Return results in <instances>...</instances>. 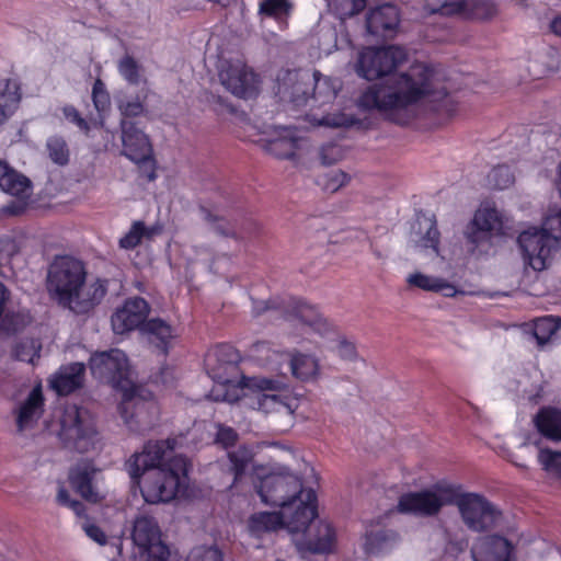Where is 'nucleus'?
<instances>
[{
  "mask_svg": "<svg viewBox=\"0 0 561 561\" xmlns=\"http://www.w3.org/2000/svg\"><path fill=\"white\" fill-rule=\"evenodd\" d=\"M472 553L474 561H513L514 546L502 536H485L477 541Z\"/></svg>",
  "mask_w": 561,
  "mask_h": 561,
  "instance_id": "obj_24",
  "label": "nucleus"
},
{
  "mask_svg": "<svg viewBox=\"0 0 561 561\" xmlns=\"http://www.w3.org/2000/svg\"><path fill=\"white\" fill-rule=\"evenodd\" d=\"M199 213L202 214L204 220L209 225L210 229L217 234L225 238H231L237 241H241L243 239L231 221L214 214L205 206H199Z\"/></svg>",
  "mask_w": 561,
  "mask_h": 561,
  "instance_id": "obj_40",
  "label": "nucleus"
},
{
  "mask_svg": "<svg viewBox=\"0 0 561 561\" xmlns=\"http://www.w3.org/2000/svg\"><path fill=\"white\" fill-rule=\"evenodd\" d=\"M538 432L547 439L561 442V410L542 408L534 417Z\"/></svg>",
  "mask_w": 561,
  "mask_h": 561,
  "instance_id": "obj_31",
  "label": "nucleus"
},
{
  "mask_svg": "<svg viewBox=\"0 0 561 561\" xmlns=\"http://www.w3.org/2000/svg\"><path fill=\"white\" fill-rule=\"evenodd\" d=\"M284 524L282 513L261 512L253 514L249 519V529L255 535L282 528Z\"/></svg>",
  "mask_w": 561,
  "mask_h": 561,
  "instance_id": "obj_41",
  "label": "nucleus"
},
{
  "mask_svg": "<svg viewBox=\"0 0 561 561\" xmlns=\"http://www.w3.org/2000/svg\"><path fill=\"white\" fill-rule=\"evenodd\" d=\"M107 293V280L94 278L82 280L60 305L75 314H87L101 304Z\"/></svg>",
  "mask_w": 561,
  "mask_h": 561,
  "instance_id": "obj_15",
  "label": "nucleus"
},
{
  "mask_svg": "<svg viewBox=\"0 0 561 561\" xmlns=\"http://www.w3.org/2000/svg\"><path fill=\"white\" fill-rule=\"evenodd\" d=\"M239 360V352L229 344L216 346L205 358L210 376L219 383H229L231 381L228 373L236 370Z\"/></svg>",
  "mask_w": 561,
  "mask_h": 561,
  "instance_id": "obj_21",
  "label": "nucleus"
},
{
  "mask_svg": "<svg viewBox=\"0 0 561 561\" xmlns=\"http://www.w3.org/2000/svg\"><path fill=\"white\" fill-rule=\"evenodd\" d=\"M87 276L88 273L82 261L69 255L56 256L48 266L47 291L50 298L60 306Z\"/></svg>",
  "mask_w": 561,
  "mask_h": 561,
  "instance_id": "obj_7",
  "label": "nucleus"
},
{
  "mask_svg": "<svg viewBox=\"0 0 561 561\" xmlns=\"http://www.w3.org/2000/svg\"><path fill=\"white\" fill-rule=\"evenodd\" d=\"M260 483L255 485L263 503L285 508L305 495L302 481L290 472H272L260 476Z\"/></svg>",
  "mask_w": 561,
  "mask_h": 561,
  "instance_id": "obj_9",
  "label": "nucleus"
},
{
  "mask_svg": "<svg viewBox=\"0 0 561 561\" xmlns=\"http://www.w3.org/2000/svg\"><path fill=\"white\" fill-rule=\"evenodd\" d=\"M41 348L42 345L37 340L25 339L15 345L14 356L19 360L34 364L35 358H39Z\"/></svg>",
  "mask_w": 561,
  "mask_h": 561,
  "instance_id": "obj_49",
  "label": "nucleus"
},
{
  "mask_svg": "<svg viewBox=\"0 0 561 561\" xmlns=\"http://www.w3.org/2000/svg\"><path fill=\"white\" fill-rule=\"evenodd\" d=\"M356 118L353 115H348L342 112L329 113L324 115L319 124L327 127H348L356 123Z\"/></svg>",
  "mask_w": 561,
  "mask_h": 561,
  "instance_id": "obj_55",
  "label": "nucleus"
},
{
  "mask_svg": "<svg viewBox=\"0 0 561 561\" xmlns=\"http://www.w3.org/2000/svg\"><path fill=\"white\" fill-rule=\"evenodd\" d=\"M84 530H85V534L91 539L96 541L98 543H101V545L105 543L106 536H105V534L103 533V530L99 526H96V525H85L84 526Z\"/></svg>",
  "mask_w": 561,
  "mask_h": 561,
  "instance_id": "obj_63",
  "label": "nucleus"
},
{
  "mask_svg": "<svg viewBox=\"0 0 561 561\" xmlns=\"http://www.w3.org/2000/svg\"><path fill=\"white\" fill-rule=\"evenodd\" d=\"M354 71L368 81L382 79L386 76V46L364 48L354 64Z\"/></svg>",
  "mask_w": 561,
  "mask_h": 561,
  "instance_id": "obj_23",
  "label": "nucleus"
},
{
  "mask_svg": "<svg viewBox=\"0 0 561 561\" xmlns=\"http://www.w3.org/2000/svg\"><path fill=\"white\" fill-rule=\"evenodd\" d=\"M122 154L135 163H142L152 159V146L148 135L139 123L119 122Z\"/></svg>",
  "mask_w": 561,
  "mask_h": 561,
  "instance_id": "obj_18",
  "label": "nucleus"
},
{
  "mask_svg": "<svg viewBox=\"0 0 561 561\" xmlns=\"http://www.w3.org/2000/svg\"><path fill=\"white\" fill-rule=\"evenodd\" d=\"M175 440L149 442L141 453L126 461V470L134 483L139 484L144 500L150 504L173 500L181 476L187 474L183 456H172Z\"/></svg>",
  "mask_w": 561,
  "mask_h": 561,
  "instance_id": "obj_2",
  "label": "nucleus"
},
{
  "mask_svg": "<svg viewBox=\"0 0 561 561\" xmlns=\"http://www.w3.org/2000/svg\"><path fill=\"white\" fill-rule=\"evenodd\" d=\"M69 483L71 488L79 493L84 500L91 503L101 501L98 491L94 490L92 480L93 471H90L87 466H77L69 471Z\"/></svg>",
  "mask_w": 561,
  "mask_h": 561,
  "instance_id": "obj_32",
  "label": "nucleus"
},
{
  "mask_svg": "<svg viewBox=\"0 0 561 561\" xmlns=\"http://www.w3.org/2000/svg\"><path fill=\"white\" fill-rule=\"evenodd\" d=\"M290 87L287 83L279 85V93L287 96L295 106L306 104L310 96V83L307 75L302 76L297 71H289L287 73Z\"/></svg>",
  "mask_w": 561,
  "mask_h": 561,
  "instance_id": "obj_34",
  "label": "nucleus"
},
{
  "mask_svg": "<svg viewBox=\"0 0 561 561\" xmlns=\"http://www.w3.org/2000/svg\"><path fill=\"white\" fill-rule=\"evenodd\" d=\"M10 291L0 282V335L9 336L22 331L30 322L28 316L22 312L10 311L7 305L10 300Z\"/></svg>",
  "mask_w": 561,
  "mask_h": 561,
  "instance_id": "obj_25",
  "label": "nucleus"
},
{
  "mask_svg": "<svg viewBox=\"0 0 561 561\" xmlns=\"http://www.w3.org/2000/svg\"><path fill=\"white\" fill-rule=\"evenodd\" d=\"M89 365L95 378L121 388L123 392L135 387L129 379L130 370L127 357L121 350L114 348L108 352L95 353L91 356Z\"/></svg>",
  "mask_w": 561,
  "mask_h": 561,
  "instance_id": "obj_10",
  "label": "nucleus"
},
{
  "mask_svg": "<svg viewBox=\"0 0 561 561\" xmlns=\"http://www.w3.org/2000/svg\"><path fill=\"white\" fill-rule=\"evenodd\" d=\"M455 488L449 483H436L421 491L405 493L399 499L398 511L419 517L436 516L444 506L451 504Z\"/></svg>",
  "mask_w": 561,
  "mask_h": 561,
  "instance_id": "obj_8",
  "label": "nucleus"
},
{
  "mask_svg": "<svg viewBox=\"0 0 561 561\" xmlns=\"http://www.w3.org/2000/svg\"><path fill=\"white\" fill-rule=\"evenodd\" d=\"M490 182L494 187L504 190L514 183V175L506 165H499L494 168L489 174Z\"/></svg>",
  "mask_w": 561,
  "mask_h": 561,
  "instance_id": "obj_54",
  "label": "nucleus"
},
{
  "mask_svg": "<svg viewBox=\"0 0 561 561\" xmlns=\"http://www.w3.org/2000/svg\"><path fill=\"white\" fill-rule=\"evenodd\" d=\"M228 459L230 461V470L233 472V483L239 482L250 468L254 470V473L260 477L259 471L263 468L254 466V453L248 446H239L237 449L228 453Z\"/></svg>",
  "mask_w": 561,
  "mask_h": 561,
  "instance_id": "obj_35",
  "label": "nucleus"
},
{
  "mask_svg": "<svg viewBox=\"0 0 561 561\" xmlns=\"http://www.w3.org/2000/svg\"><path fill=\"white\" fill-rule=\"evenodd\" d=\"M118 409L125 424L133 432L144 433L156 424V403L139 398L137 387H130L129 390L123 393V400Z\"/></svg>",
  "mask_w": 561,
  "mask_h": 561,
  "instance_id": "obj_13",
  "label": "nucleus"
},
{
  "mask_svg": "<svg viewBox=\"0 0 561 561\" xmlns=\"http://www.w3.org/2000/svg\"><path fill=\"white\" fill-rule=\"evenodd\" d=\"M534 336L539 346L561 341V319L553 317L539 318L534 322Z\"/></svg>",
  "mask_w": 561,
  "mask_h": 561,
  "instance_id": "obj_36",
  "label": "nucleus"
},
{
  "mask_svg": "<svg viewBox=\"0 0 561 561\" xmlns=\"http://www.w3.org/2000/svg\"><path fill=\"white\" fill-rule=\"evenodd\" d=\"M285 319L302 333H316L325 336L332 331L331 325L322 314L306 302H296L290 306L285 313Z\"/></svg>",
  "mask_w": 561,
  "mask_h": 561,
  "instance_id": "obj_19",
  "label": "nucleus"
},
{
  "mask_svg": "<svg viewBox=\"0 0 561 561\" xmlns=\"http://www.w3.org/2000/svg\"><path fill=\"white\" fill-rule=\"evenodd\" d=\"M505 216L493 206L482 205L463 229L467 252L474 256L486 254L493 238L504 234Z\"/></svg>",
  "mask_w": 561,
  "mask_h": 561,
  "instance_id": "obj_5",
  "label": "nucleus"
},
{
  "mask_svg": "<svg viewBox=\"0 0 561 561\" xmlns=\"http://www.w3.org/2000/svg\"><path fill=\"white\" fill-rule=\"evenodd\" d=\"M334 3L345 18L357 15L366 7V0H334Z\"/></svg>",
  "mask_w": 561,
  "mask_h": 561,
  "instance_id": "obj_57",
  "label": "nucleus"
},
{
  "mask_svg": "<svg viewBox=\"0 0 561 561\" xmlns=\"http://www.w3.org/2000/svg\"><path fill=\"white\" fill-rule=\"evenodd\" d=\"M350 176L342 172L336 171L331 174L330 183L328 184V188H331L332 191H336L340 187L344 186L346 183H348Z\"/></svg>",
  "mask_w": 561,
  "mask_h": 561,
  "instance_id": "obj_62",
  "label": "nucleus"
},
{
  "mask_svg": "<svg viewBox=\"0 0 561 561\" xmlns=\"http://www.w3.org/2000/svg\"><path fill=\"white\" fill-rule=\"evenodd\" d=\"M21 100L20 87L10 79L0 81V105L14 112Z\"/></svg>",
  "mask_w": 561,
  "mask_h": 561,
  "instance_id": "obj_46",
  "label": "nucleus"
},
{
  "mask_svg": "<svg viewBox=\"0 0 561 561\" xmlns=\"http://www.w3.org/2000/svg\"><path fill=\"white\" fill-rule=\"evenodd\" d=\"M0 190L21 199L28 198L32 193L31 181L18 173L5 161L0 160Z\"/></svg>",
  "mask_w": 561,
  "mask_h": 561,
  "instance_id": "obj_27",
  "label": "nucleus"
},
{
  "mask_svg": "<svg viewBox=\"0 0 561 561\" xmlns=\"http://www.w3.org/2000/svg\"><path fill=\"white\" fill-rule=\"evenodd\" d=\"M222 85L233 95L250 99L259 92L257 76L242 61H224L219 71Z\"/></svg>",
  "mask_w": 561,
  "mask_h": 561,
  "instance_id": "obj_14",
  "label": "nucleus"
},
{
  "mask_svg": "<svg viewBox=\"0 0 561 561\" xmlns=\"http://www.w3.org/2000/svg\"><path fill=\"white\" fill-rule=\"evenodd\" d=\"M43 394L39 388H34L21 404L16 416L19 433L32 428L42 414Z\"/></svg>",
  "mask_w": 561,
  "mask_h": 561,
  "instance_id": "obj_30",
  "label": "nucleus"
},
{
  "mask_svg": "<svg viewBox=\"0 0 561 561\" xmlns=\"http://www.w3.org/2000/svg\"><path fill=\"white\" fill-rule=\"evenodd\" d=\"M407 283L411 287H415L425 291L440 293L445 297H454L458 289L444 278L414 272L407 278Z\"/></svg>",
  "mask_w": 561,
  "mask_h": 561,
  "instance_id": "obj_33",
  "label": "nucleus"
},
{
  "mask_svg": "<svg viewBox=\"0 0 561 561\" xmlns=\"http://www.w3.org/2000/svg\"><path fill=\"white\" fill-rule=\"evenodd\" d=\"M245 386L252 390V394L247 396V404L250 408L270 415L278 426L290 424L295 411L291 403L284 401L278 394L266 393V391L279 389L282 382L268 378H251Z\"/></svg>",
  "mask_w": 561,
  "mask_h": 561,
  "instance_id": "obj_6",
  "label": "nucleus"
},
{
  "mask_svg": "<svg viewBox=\"0 0 561 561\" xmlns=\"http://www.w3.org/2000/svg\"><path fill=\"white\" fill-rule=\"evenodd\" d=\"M46 149L49 159L58 164L66 165L69 162L70 151L66 140L62 137H50L46 142Z\"/></svg>",
  "mask_w": 561,
  "mask_h": 561,
  "instance_id": "obj_47",
  "label": "nucleus"
},
{
  "mask_svg": "<svg viewBox=\"0 0 561 561\" xmlns=\"http://www.w3.org/2000/svg\"><path fill=\"white\" fill-rule=\"evenodd\" d=\"M131 539L144 561H168L169 548L163 543L160 527L152 516L139 515L135 518Z\"/></svg>",
  "mask_w": 561,
  "mask_h": 561,
  "instance_id": "obj_12",
  "label": "nucleus"
},
{
  "mask_svg": "<svg viewBox=\"0 0 561 561\" xmlns=\"http://www.w3.org/2000/svg\"><path fill=\"white\" fill-rule=\"evenodd\" d=\"M275 137L266 140L264 149L266 152L278 159H294L298 147L299 138L295 130L287 127H278L275 129Z\"/></svg>",
  "mask_w": 561,
  "mask_h": 561,
  "instance_id": "obj_28",
  "label": "nucleus"
},
{
  "mask_svg": "<svg viewBox=\"0 0 561 561\" xmlns=\"http://www.w3.org/2000/svg\"><path fill=\"white\" fill-rule=\"evenodd\" d=\"M117 108L121 114V121L119 122H130V123H138L136 118L145 115L147 113L146 106L144 102L139 100V98H136V100L133 101H119L117 104Z\"/></svg>",
  "mask_w": 561,
  "mask_h": 561,
  "instance_id": "obj_51",
  "label": "nucleus"
},
{
  "mask_svg": "<svg viewBox=\"0 0 561 561\" xmlns=\"http://www.w3.org/2000/svg\"><path fill=\"white\" fill-rule=\"evenodd\" d=\"M439 237L435 217L419 214L412 225L409 238L414 251L426 256H438Z\"/></svg>",
  "mask_w": 561,
  "mask_h": 561,
  "instance_id": "obj_17",
  "label": "nucleus"
},
{
  "mask_svg": "<svg viewBox=\"0 0 561 561\" xmlns=\"http://www.w3.org/2000/svg\"><path fill=\"white\" fill-rule=\"evenodd\" d=\"M150 307L141 297L129 298L122 308L112 316L111 322L116 334H124L137 328L140 329L147 321Z\"/></svg>",
  "mask_w": 561,
  "mask_h": 561,
  "instance_id": "obj_20",
  "label": "nucleus"
},
{
  "mask_svg": "<svg viewBox=\"0 0 561 561\" xmlns=\"http://www.w3.org/2000/svg\"><path fill=\"white\" fill-rule=\"evenodd\" d=\"M317 496L312 489H308L296 503L282 508L283 527L291 534H305L317 517Z\"/></svg>",
  "mask_w": 561,
  "mask_h": 561,
  "instance_id": "obj_16",
  "label": "nucleus"
},
{
  "mask_svg": "<svg viewBox=\"0 0 561 561\" xmlns=\"http://www.w3.org/2000/svg\"><path fill=\"white\" fill-rule=\"evenodd\" d=\"M65 117L71 123L76 124L88 136L90 133V124L81 117L79 112L73 106L64 107Z\"/></svg>",
  "mask_w": 561,
  "mask_h": 561,
  "instance_id": "obj_60",
  "label": "nucleus"
},
{
  "mask_svg": "<svg viewBox=\"0 0 561 561\" xmlns=\"http://www.w3.org/2000/svg\"><path fill=\"white\" fill-rule=\"evenodd\" d=\"M339 148L336 146L322 147L320 151V159L322 164L331 165L337 161Z\"/></svg>",
  "mask_w": 561,
  "mask_h": 561,
  "instance_id": "obj_61",
  "label": "nucleus"
},
{
  "mask_svg": "<svg viewBox=\"0 0 561 561\" xmlns=\"http://www.w3.org/2000/svg\"><path fill=\"white\" fill-rule=\"evenodd\" d=\"M141 66L134 57L126 55L118 62V71L130 84L137 85L141 81Z\"/></svg>",
  "mask_w": 561,
  "mask_h": 561,
  "instance_id": "obj_50",
  "label": "nucleus"
},
{
  "mask_svg": "<svg viewBox=\"0 0 561 561\" xmlns=\"http://www.w3.org/2000/svg\"><path fill=\"white\" fill-rule=\"evenodd\" d=\"M358 106L367 111H386V85L381 82L369 85L358 99Z\"/></svg>",
  "mask_w": 561,
  "mask_h": 561,
  "instance_id": "obj_42",
  "label": "nucleus"
},
{
  "mask_svg": "<svg viewBox=\"0 0 561 561\" xmlns=\"http://www.w3.org/2000/svg\"><path fill=\"white\" fill-rule=\"evenodd\" d=\"M85 366L82 363H71L60 367L51 380V388L60 396H67L82 386Z\"/></svg>",
  "mask_w": 561,
  "mask_h": 561,
  "instance_id": "obj_26",
  "label": "nucleus"
},
{
  "mask_svg": "<svg viewBox=\"0 0 561 561\" xmlns=\"http://www.w3.org/2000/svg\"><path fill=\"white\" fill-rule=\"evenodd\" d=\"M92 100L96 111L99 112V119H94L92 125L94 127L102 128L104 126V116L102 114L110 108L111 99L110 94L105 90L104 83L100 79H98L93 84Z\"/></svg>",
  "mask_w": 561,
  "mask_h": 561,
  "instance_id": "obj_44",
  "label": "nucleus"
},
{
  "mask_svg": "<svg viewBox=\"0 0 561 561\" xmlns=\"http://www.w3.org/2000/svg\"><path fill=\"white\" fill-rule=\"evenodd\" d=\"M334 542V531L324 522L313 523L304 534V546L312 553L329 552Z\"/></svg>",
  "mask_w": 561,
  "mask_h": 561,
  "instance_id": "obj_29",
  "label": "nucleus"
},
{
  "mask_svg": "<svg viewBox=\"0 0 561 561\" xmlns=\"http://www.w3.org/2000/svg\"><path fill=\"white\" fill-rule=\"evenodd\" d=\"M290 369L294 377L301 381L313 380L319 376V362L311 355L295 351L291 353Z\"/></svg>",
  "mask_w": 561,
  "mask_h": 561,
  "instance_id": "obj_37",
  "label": "nucleus"
},
{
  "mask_svg": "<svg viewBox=\"0 0 561 561\" xmlns=\"http://www.w3.org/2000/svg\"><path fill=\"white\" fill-rule=\"evenodd\" d=\"M293 9L289 0H262L259 5V15L282 20L287 18Z\"/></svg>",
  "mask_w": 561,
  "mask_h": 561,
  "instance_id": "obj_45",
  "label": "nucleus"
},
{
  "mask_svg": "<svg viewBox=\"0 0 561 561\" xmlns=\"http://www.w3.org/2000/svg\"><path fill=\"white\" fill-rule=\"evenodd\" d=\"M145 233V225L141 221H136L130 230L119 240L121 248L134 249L137 247Z\"/></svg>",
  "mask_w": 561,
  "mask_h": 561,
  "instance_id": "obj_56",
  "label": "nucleus"
},
{
  "mask_svg": "<svg viewBox=\"0 0 561 561\" xmlns=\"http://www.w3.org/2000/svg\"><path fill=\"white\" fill-rule=\"evenodd\" d=\"M542 229L546 230L550 237L554 238L557 243L561 240V209L545 218Z\"/></svg>",
  "mask_w": 561,
  "mask_h": 561,
  "instance_id": "obj_59",
  "label": "nucleus"
},
{
  "mask_svg": "<svg viewBox=\"0 0 561 561\" xmlns=\"http://www.w3.org/2000/svg\"><path fill=\"white\" fill-rule=\"evenodd\" d=\"M239 438L238 433L229 426L222 424L217 425V434L215 442L225 448L233 446Z\"/></svg>",
  "mask_w": 561,
  "mask_h": 561,
  "instance_id": "obj_58",
  "label": "nucleus"
},
{
  "mask_svg": "<svg viewBox=\"0 0 561 561\" xmlns=\"http://www.w3.org/2000/svg\"><path fill=\"white\" fill-rule=\"evenodd\" d=\"M58 437L65 448L80 454L93 450L99 433L91 413L76 404L67 405L59 420Z\"/></svg>",
  "mask_w": 561,
  "mask_h": 561,
  "instance_id": "obj_4",
  "label": "nucleus"
},
{
  "mask_svg": "<svg viewBox=\"0 0 561 561\" xmlns=\"http://www.w3.org/2000/svg\"><path fill=\"white\" fill-rule=\"evenodd\" d=\"M439 5H427L431 13L451 15L456 13L470 14L476 19H489L495 13V7L490 0H439Z\"/></svg>",
  "mask_w": 561,
  "mask_h": 561,
  "instance_id": "obj_22",
  "label": "nucleus"
},
{
  "mask_svg": "<svg viewBox=\"0 0 561 561\" xmlns=\"http://www.w3.org/2000/svg\"><path fill=\"white\" fill-rule=\"evenodd\" d=\"M399 24V13L394 5L388 3V32Z\"/></svg>",
  "mask_w": 561,
  "mask_h": 561,
  "instance_id": "obj_64",
  "label": "nucleus"
},
{
  "mask_svg": "<svg viewBox=\"0 0 561 561\" xmlns=\"http://www.w3.org/2000/svg\"><path fill=\"white\" fill-rule=\"evenodd\" d=\"M537 459L545 471L561 478V451L539 448Z\"/></svg>",
  "mask_w": 561,
  "mask_h": 561,
  "instance_id": "obj_48",
  "label": "nucleus"
},
{
  "mask_svg": "<svg viewBox=\"0 0 561 561\" xmlns=\"http://www.w3.org/2000/svg\"><path fill=\"white\" fill-rule=\"evenodd\" d=\"M385 543L386 533L383 527L371 525L366 531V552L369 554H377L382 551Z\"/></svg>",
  "mask_w": 561,
  "mask_h": 561,
  "instance_id": "obj_52",
  "label": "nucleus"
},
{
  "mask_svg": "<svg viewBox=\"0 0 561 561\" xmlns=\"http://www.w3.org/2000/svg\"><path fill=\"white\" fill-rule=\"evenodd\" d=\"M140 331L148 336L151 343H156L159 348L167 353L168 343L173 337V329L168 322L153 318L141 325Z\"/></svg>",
  "mask_w": 561,
  "mask_h": 561,
  "instance_id": "obj_39",
  "label": "nucleus"
},
{
  "mask_svg": "<svg viewBox=\"0 0 561 561\" xmlns=\"http://www.w3.org/2000/svg\"><path fill=\"white\" fill-rule=\"evenodd\" d=\"M313 89L312 98L320 103H329L335 99L341 90L342 83L337 78L323 76L320 71L314 70L312 73Z\"/></svg>",
  "mask_w": 561,
  "mask_h": 561,
  "instance_id": "obj_38",
  "label": "nucleus"
},
{
  "mask_svg": "<svg viewBox=\"0 0 561 561\" xmlns=\"http://www.w3.org/2000/svg\"><path fill=\"white\" fill-rule=\"evenodd\" d=\"M424 102L446 117L457 113V102L438 88L433 67L414 60L403 46L388 45V122L409 124Z\"/></svg>",
  "mask_w": 561,
  "mask_h": 561,
  "instance_id": "obj_1",
  "label": "nucleus"
},
{
  "mask_svg": "<svg viewBox=\"0 0 561 561\" xmlns=\"http://www.w3.org/2000/svg\"><path fill=\"white\" fill-rule=\"evenodd\" d=\"M185 561H224V554L216 546H199L192 549Z\"/></svg>",
  "mask_w": 561,
  "mask_h": 561,
  "instance_id": "obj_53",
  "label": "nucleus"
},
{
  "mask_svg": "<svg viewBox=\"0 0 561 561\" xmlns=\"http://www.w3.org/2000/svg\"><path fill=\"white\" fill-rule=\"evenodd\" d=\"M453 499L461 522L472 533H488L504 523L502 511L480 493L458 492L455 488Z\"/></svg>",
  "mask_w": 561,
  "mask_h": 561,
  "instance_id": "obj_3",
  "label": "nucleus"
},
{
  "mask_svg": "<svg viewBox=\"0 0 561 561\" xmlns=\"http://www.w3.org/2000/svg\"><path fill=\"white\" fill-rule=\"evenodd\" d=\"M386 5L380 4L371 8L366 15V31L368 35L376 39H385L386 37Z\"/></svg>",
  "mask_w": 561,
  "mask_h": 561,
  "instance_id": "obj_43",
  "label": "nucleus"
},
{
  "mask_svg": "<svg viewBox=\"0 0 561 561\" xmlns=\"http://www.w3.org/2000/svg\"><path fill=\"white\" fill-rule=\"evenodd\" d=\"M517 242L523 253L524 263L536 272L546 270L558 244L542 228H530L518 236Z\"/></svg>",
  "mask_w": 561,
  "mask_h": 561,
  "instance_id": "obj_11",
  "label": "nucleus"
}]
</instances>
